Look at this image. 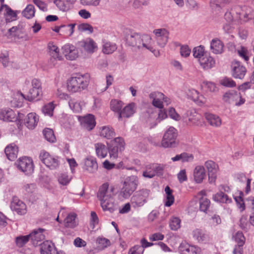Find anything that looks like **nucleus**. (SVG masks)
Here are the masks:
<instances>
[{
  "label": "nucleus",
  "instance_id": "obj_37",
  "mask_svg": "<svg viewBox=\"0 0 254 254\" xmlns=\"http://www.w3.org/2000/svg\"><path fill=\"white\" fill-rule=\"evenodd\" d=\"M205 117L211 126L217 127L221 125V120L217 115L210 113H205Z\"/></svg>",
  "mask_w": 254,
  "mask_h": 254
},
{
  "label": "nucleus",
  "instance_id": "obj_28",
  "mask_svg": "<svg viewBox=\"0 0 254 254\" xmlns=\"http://www.w3.org/2000/svg\"><path fill=\"white\" fill-rule=\"evenodd\" d=\"M135 104L134 103H131L128 104L124 107L122 112L119 113L118 117L119 120H121L123 117L129 118L133 115L135 112Z\"/></svg>",
  "mask_w": 254,
  "mask_h": 254
},
{
  "label": "nucleus",
  "instance_id": "obj_26",
  "mask_svg": "<svg viewBox=\"0 0 254 254\" xmlns=\"http://www.w3.org/2000/svg\"><path fill=\"white\" fill-rule=\"evenodd\" d=\"M155 113L151 111H147L143 114V119L150 125V127L152 128L155 127L158 124Z\"/></svg>",
  "mask_w": 254,
  "mask_h": 254
},
{
  "label": "nucleus",
  "instance_id": "obj_16",
  "mask_svg": "<svg viewBox=\"0 0 254 254\" xmlns=\"http://www.w3.org/2000/svg\"><path fill=\"white\" fill-rule=\"evenodd\" d=\"M10 208L12 211H15L19 215H24L27 212L26 204L16 197L13 198Z\"/></svg>",
  "mask_w": 254,
  "mask_h": 254
},
{
  "label": "nucleus",
  "instance_id": "obj_51",
  "mask_svg": "<svg viewBox=\"0 0 254 254\" xmlns=\"http://www.w3.org/2000/svg\"><path fill=\"white\" fill-rule=\"evenodd\" d=\"M152 164L147 165L145 167V170L142 173V176L145 178H152L155 175V172L154 171V169H153Z\"/></svg>",
  "mask_w": 254,
  "mask_h": 254
},
{
  "label": "nucleus",
  "instance_id": "obj_39",
  "mask_svg": "<svg viewBox=\"0 0 254 254\" xmlns=\"http://www.w3.org/2000/svg\"><path fill=\"white\" fill-rule=\"evenodd\" d=\"M100 134L101 136L110 139L112 138L115 133L112 127L109 126H104L101 127Z\"/></svg>",
  "mask_w": 254,
  "mask_h": 254
},
{
  "label": "nucleus",
  "instance_id": "obj_30",
  "mask_svg": "<svg viewBox=\"0 0 254 254\" xmlns=\"http://www.w3.org/2000/svg\"><path fill=\"white\" fill-rule=\"evenodd\" d=\"M193 177L197 183H201L206 177V173L203 166H197L193 171Z\"/></svg>",
  "mask_w": 254,
  "mask_h": 254
},
{
  "label": "nucleus",
  "instance_id": "obj_27",
  "mask_svg": "<svg viewBox=\"0 0 254 254\" xmlns=\"http://www.w3.org/2000/svg\"><path fill=\"white\" fill-rule=\"evenodd\" d=\"M39 118L35 113L27 114L24 119V124L29 129H33L37 126Z\"/></svg>",
  "mask_w": 254,
  "mask_h": 254
},
{
  "label": "nucleus",
  "instance_id": "obj_56",
  "mask_svg": "<svg viewBox=\"0 0 254 254\" xmlns=\"http://www.w3.org/2000/svg\"><path fill=\"white\" fill-rule=\"evenodd\" d=\"M220 83L224 86L227 87H235L236 84L235 82L231 78L228 77H225L220 81Z\"/></svg>",
  "mask_w": 254,
  "mask_h": 254
},
{
  "label": "nucleus",
  "instance_id": "obj_44",
  "mask_svg": "<svg viewBox=\"0 0 254 254\" xmlns=\"http://www.w3.org/2000/svg\"><path fill=\"white\" fill-rule=\"evenodd\" d=\"M199 210L205 213L207 212L208 208L210 207V200L205 197H201L199 200Z\"/></svg>",
  "mask_w": 254,
  "mask_h": 254
},
{
  "label": "nucleus",
  "instance_id": "obj_60",
  "mask_svg": "<svg viewBox=\"0 0 254 254\" xmlns=\"http://www.w3.org/2000/svg\"><path fill=\"white\" fill-rule=\"evenodd\" d=\"M144 249L139 245L134 246L128 252V254H143Z\"/></svg>",
  "mask_w": 254,
  "mask_h": 254
},
{
  "label": "nucleus",
  "instance_id": "obj_7",
  "mask_svg": "<svg viewBox=\"0 0 254 254\" xmlns=\"http://www.w3.org/2000/svg\"><path fill=\"white\" fill-rule=\"evenodd\" d=\"M177 129L173 127H170L165 132L161 144L164 148L175 147L178 144Z\"/></svg>",
  "mask_w": 254,
  "mask_h": 254
},
{
  "label": "nucleus",
  "instance_id": "obj_32",
  "mask_svg": "<svg viewBox=\"0 0 254 254\" xmlns=\"http://www.w3.org/2000/svg\"><path fill=\"white\" fill-rule=\"evenodd\" d=\"M78 225L77 215L74 213L68 214L64 219V225L66 227L73 228Z\"/></svg>",
  "mask_w": 254,
  "mask_h": 254
},
{
  "label": "nucleus",
  "instance_id": "obj_49",
  "mask_svg": "<svg viewBox=\"0 0 254 254\" xmlns=\"http://www.w3.org/2000/svg\"><path fill=\"white\" fill-rule=\"evenodd\" d=\"M96 243L98 244L97 248L99 250H102L110 245V241L105 238H97Z\"/></svg>",
  "mask_w": 254,
  "mask_h": 254
},
{
  "label": "nucleus",
  "instance_id": "obj_3",
  "mask_svg": "<svg viewBox=\"0 0 254 254\" xmlns=\"http://www.w3.org/2000/svg\"><path fill=\"white\" fill-rule=\"evenodd\" d=\"M108 187V184H103L99 188L97 197L101 201V205L103 210L112 213L117 209V206L112 194L113 188L109 190Z\"/></svg>",
  "mask_w": 254,
  "mask_h": 254
},
{
  "label": "nucleus",
  "instance_id": "obj_24",
  "mask_svg": "<svg viewBox=\"0 0 254 254\" xmlns=\"http://www.w3.org/2000/svg\"><path fill=\"white\" fill-rule=\"evenodd\" d=\"M199 62L204 69H210L215 64V60L209 55V53L205 54L204 56L200 59Z\"/></svg>",
  "mask_w": 254,
  "mask_h": 254
},
{
  "label": "nucleus",
  "instance_id": "obj_53",
  "mask_svg": "<svg viewBox=\"0 0 254 254\" xmlns=\"http://www.w3.org/2000/svg\"><path fill=\"white\" fill-rule=\"evenodd\" d=\"M230 0H215L211 1L210 3V6L213 9H216L217 7L223 6L225 4L229 3Z\"/></svg>",
  "mask_w": 254,
  "mask_h": 254
},
{
  "label": "nucleus",
  "instance_id": "obj_36",
  "mask_svg": "<svg viewBox=\"0 0 254 254\" xmlns=\"http://www.w3.org/2000/svg\"><path fill=\"white\" fill-rule=\"evenodd\" d=\"M95 148L97 156L101 158L106 157L108 152V149L105 145L102 143H98L95 144Z\"/></svg>",
  "mask_w": 254,
  "mask_h": 254
},
{
  "label": "nucleus",
  "instance_id": "obj_13",
  "mask_svg": "<svg viewBox=\"0 0 254 254\" xmlns=\"http://www.w3.org/2000/svg\"><path fill=\"white\" fill-rule=\"evenodd\" d=\"M233 239L237 244L233 250L234 254H243V246L245 243L246 239L242 232L238 231L233 236Z\"/></svg>",
  "mask_w": 254,
  "mask_h": 254
},
{
  "label": "nucleus",
  "instance_id": "obj_52",
  "mask_svg": "<svg viewBox=\"0 0 254 254\" xmlns=\"http://www.w3.org/2000/svg\"><path fill=\"white\" fill-rule=\"evenodd\" d=\"M181 220L178 217H173L169 223L170 229L172 230L176 231L181 227Z\"/></svg>",
  "mask_w": 254,
  "mask_h": 254
},
{
  "label": "nucleus",
  "instance_id": "obj_59",
  "mask_svg": "<svg viewBox=\"0 0 254 254\" xmlns=\"http://www.w3.org/2000/svg\"><path fill=\"white\" fill-rule=\"evenodd\" d=\"M234 198L236 202L238 207L240 209V211H243L245 209V205L242 196L240 195L239 196H235Z\"/></svg>",
  "mask_w": 254,
  "mask_h": 254
},
{
  "label": "nucleus",
  "instance_id": "obj_43",
  "mask_svg": "<svg viewBox=\"0 0 254 254\" xmlns=\"http://www.w3.org/2000/svg\"><path fill=\"white\" fill-rule=\"evenodd\" d=\"M123 106V103L121 101H119L118 100H112L110 102V107L111 109L118 114V116H119V113L120 112H122V108Z\"/></svg>",
  "mask_w": 254,
  "mask_h": 254
},
{
  "label": "nucleus",
  "instance_id": "obj_48",
  "mask_svg": "<svg viewBox=\"0 0 254 254\" xmlns=\"http://www.w3.org/2000/svg\"><path fill=\"white\" fill-rule=\"evenodd\" d=\"M192 52L194 57L198 59L199 61L200 58L204 56L205 54H207L204 51V47L201 45L194 48Z\"/></svg>",
  "mask_w": 254,
  "mask_h": 254
},
{
  "label": "nucleus",
  "instance_id": "obj_45",
  "mask_svg": "<svg viewBox=\"0 0 254 254\" xmlns=\"http://www.w3.org/2000/svg\"><path fill=\"white\" fill-rule=\"evenodd\" d=\"M35 8L33 5L28 4L23 10L22 14L23 16L27 19L32 18L35 15Z\"/></svg>",
  "mask_w": 254,
  "mask_h": 254
},
{
  "label": "nucleus",
  "instance_id": "obj_23",
  "mask_svg": "<svg viewBox=\"0 0 254 254\" xmlns=\"http://www.w3.org/2000/svg\"><path fill=\"white\" fill-rule=\"evenodd\" d=\"M4 152L9 160L13 161L17 158L18 147L15 143H10L6 146Z\"/></svg>",
  "mask_w": 254,
  "mask_h": 254
},
{
  "label": "nucleus",
  "instance_id": "obj_57",
  "mask_svg": "<svg viewBox=\"0 0 254 254\" xmlns=\"http://www.w3.org/2000/svg\"><path fill=\"white\" fill-rule=\"evenodd\" d=\"M78 30L81 32L88 31L89 33L91 34L93 32V27L88 23H81L78 26Z\"/></svg>",
  "mask_w": 254,
  "mask_h": 254
},
{
  "label": "nucleus",
  "instance_id": "obj_20",
  "mask_svg": "<svg viewBox=\"0 0 254 254\" xmlns=\"http://www.w3.org/2000/svg\"><path fill=\"white\" fill-rule=\"evenodd\" d=\"M178 251L180 254H199L200 253L198 248L186 242H183L180 245Z\"/></svg>",
  "mask_w": 254,
  "mask_h": 254
},
{
  "label": "nucleus",
  "instance_id": "obj_15",
  "mask_svg": "<svg viewBox=\"0 0 254 254\" xmlns=\"http://www.w3.org/2000/svg\"><path fill=\"white\" fill-rule=\"evenodd\" d=\"M205 166L208 171L209 183L211 184L215 183L217 178L218 165L213 161L209 160L205 162Z\"/></svg>",
  "mask_w": 254,
  "mask_h": 254
},
{
  "label": "nucleus",
  "instance_id": "obj_29",
  "mask_svg": "<svg viewBox=\"0 0 254 254\" xmlns=\"http://www.w3.org/2000/svg\"><path fill=\"white\" fill-rule=\"evenodd\" d=\"M80 45L88 53H93L97 49L96 43L91 38L80 42Z\"/></svg>",
  "mask_w": 254,
  "mask_h": 254
},
{
  "label": "nucleus",
  "instance_id": "obj_6",
  "mask_svg": "<svg viewBox=\"0 0 254 254\" xmlns=\"http://www.w3.org/2000/svg\"><path fill=\"white\" fill-rule=\"evenodd\" d=\"M150 194V190L146 189H142L136 191L131 198V203L133 207L142 206L147 202Z\"/></svg>",
  "mask_w": 254,
  "mask_h": 254
},
{
  "label": "nucleus",
  "instance_id": "obj_55",
  "mask_svg": "<svg viewBox=\"0 0 254 254\" xmlns=\"http://www.w3.org/2000/svg\"><path fill=\"white\" fill-rule=\"evenodd\" d=\"M54 108V104L52 103H49L43 107L42 112L45 115L52 116Z\"/></svg>",
  "mask_w": 254,
  "mask_h": 254
},
{
  "label": "nucleus",
  "instance_id": "obj_50",
  "mask_svg": "<svg viewBox=\"0 0 254 254\" xmlns=\"http://www.w3.org/2000/svg\"><path fill=\"white\" fill-rule=\"evenodd\" d=\"M237 180H238L240 182L242 183H244L247 181L246 192L248 193L250 191L251 180L250 179H247L245 174L243 173L238 174L237 175Z\"/></svg>",
  "mask_w": 254,
  "mask_h": 254
},
{
  "label": "nucleus",
  "instance_id": "obj_35",
  "mask_svg": "<svg viewBox=\"0 0 254 254\" xmlns=\"http://www.w3.org/2000/svg\"><path fill=\"white\" fill-rule=\"evenodd\" d=\"M56 248L48 241L43 242L40 248L41 254H54Z\"/></svg>",
  "mask_w": 254,
  "mask_h": 254
},
{
  "label": "nucleus",
  "instance_id": "obj_5",
  "mask_svg": "<svg viewBox=\"0 0 254 254\" xmlns=\"http://www.w3.org/2000/svg\"><path fill=\"white\" fill-rule=\"evenodd\" d=\"M138 184V178L132 175L127 177L124 182V186L122 189L121 195L124 198H128L136 190Z\"/></svg>",
  "mask_w": 254,
  "mask_h": 254
},
{
  "label": "nucleus",
  "instance_id": "obj_64",
  "mask_svg": "<svg viewBox=\"0 0 254 254\" xmlns=\"http://www.w3.org/2000/svg\"><path fill=\"white\" fill-rule=\"evenodd\" d=\"M0 62L4 67L8 66L9 64L8 55L7 53H1L0 54Z\"/></svg>",
  "mask_w": 254,
  "mask_h": 254
},
{
  "label": "nucleus",
  "instance_id": "obj_33",
  "mask_svg": "<svg viewBox=\"0 0 254 254\" xmlns=\"http://www.w3.org/2000/svg\"><path fill=\"white\" fill-rule=\"evenodd\" d=\"M25 99L27 100V98L21 92L16 93L13 99L11 101V107L14 108L21 107Z\"/></svg>",
  "mask_w": 254,
  "mask_h": 254
},
{
  "label": "nucleus",
  "instance_id": "obj_11",
  "mask_svg": "<svg viewBox=\"0 0 254 254\" xmlns=\"http://www.w3.org/2000/svg\"><path fill=\"white\" fill-rule=\"evenodd\" d=\"M108 152L111 159H115L118 157L119 151H122L125 148V142L122 137H116L112 141L111 144H108Z\"/></svg>",
  "mask_w": 254,
  "mask_h": 254
},
{
  "label": "nucleus",
  "instance_id": "obj_58",
  "mask_svg": "<svg viewBox=\"0 0 254 254\" xmlns=\"http://www.w3.org/2000/svg\"><path fill=\"white\" fill-rule=\"evenodd\" d=\"M70 180L71 178L66 174H61L58 178L59 183L64 186L67 185Z\"/></svg>",
  "mask_w": 254,
  "mask_h": 254
},
{
  "label": "nucleus",
  "instance_id": "obj_47",
  "mask_svg": "<svg viewBox=\"0 0 254 254\" xmlns=\"http://www.w3.org/2000/svg\"><path fill=\"white\" fill-rule=\"evenodd\" d=\"M116 49L117 46L115 44L106 42L103 45L102 51L104 54H110L113 53Z\"/></svg>",
  "mask_w": 254,
  "mask_h": 254
},
{
  "label": "nucleus",
  "instance_id": "obj_18",
  "mask_svg": "<svg viewBox=\"0 0 254 254\" xmlns=\"http://www.w3.org/2000/svg\"><path fill=\"white\" fill-rule=\"evenodd\" d=\"M79 121L82 127L87 130H91L96 125L94 116L89 114L85 117H79Z\"/></svg>",
  "mask_w": 254,
  "mask_h": 254
},
{
  "label": "nucleus",
  "instance_id": "obj_46",
  "mask_svg": "<svg viewBox=\"0 0 254 254\" xmlns=\"http://www.w3.org/2000/svg\"><path fill=\"white\" fill-rule=\"evenodd\" d=\"M45 138L50 142H55L56 140V136L53 130L49 128H45L43 131Z\"/></svg>",
  "mask_w": 254,
  "mask_h": 254
},
{
  "label": "nucleus",
  "instance_id": "obj_31",
  "mask_svg": "<svg viewBox=\"0 0 254 254\" xmlns=\"http://www.w3.org/2000/svg\"><path fill=\"white\" fill-rule=\"evenodd\" d=\"M42 96V90L36 88L30 89L26 95L27 100L29 101H37L41 98Z\"/></svg>",
  "mask_w": 254,
  "mask_h": 254
},
{
  "label": "nucleus",
  "instance_id": "obj_42",
  "mask_svg": "<svg viewBox=\"0 0 254 254\" xmlns=\"http://www.w3.org/2000/svg\"><path fill=\"white\" fill-rule=\"evenodd\" d=\"M75 23L69 24L67 25H62V31L60 35H68L71 36L74 32V29L75 26Z\"/></svg>",
  "mask_w": 254,
  "mask_h": 254
},
{
  "label": "nucleus",
  "instance_id": "obj_63",
  "mask_svg": "<svg viewBox=\"0 0 254 254\" xmlns=\"http://www.w3.org/2000/svg\"><path fill=\"white\" fill-rule=\"evenodd\" d=\"M99 219L96 214V213L92 211L91 213V222H90V227L94 229L96 224L98 223Z\"/></svg>",
  "mask_w": 254,
  "mask_h": 254
},
{
  "label": "nucleus",
  "instance_id": "obj_1",
  "mask_svg": "<svg viewBox=\"0 0 254 254\" xmlns=\"http://www.w3.org/2000/svg\"><path fill=\"white\" fill-rule=\"evenodd\" d=\"M126 43L129 46L136 47L138 49L145 48L152 52L151 47V37L148 34H142L130 30L125 31Z\"/></svg>",
  "mask_w": 254,
  "mask_h": 254
},
{
  "label": "nucleus",
  "instance_id": "obj_54",
  "mask_svg": "<svg viewBox=\"0 0 254 254\" xmlns=\"http://www.w3.org/2000/svg\"><path fill=\"white\" fill-rule=\"evenodd\" d=\"M29 240L30 238L28 235L26 236H21L17 237L16 238L15 243L18 247H22L26 244Z\"/></svg>",
  "mask_w": 254,
  "mask_h": 254
},
{
  "label": "nucleus",
  "instance_id": "obj_17",
  "mask_svg": "<svg viewBox=\"0 0 254 254\" xmlns=\"http://www.w3.org/2000/svg\"><path fill=\"white\" fill-rule=\"evenodd\" d=\"M232 75L235 78L243 79L247 72L246 68L240 62L235 61L232 63Z\"/></svg>",
  "mask_w": 254,
  "mask_h": 254
},
{
  "label": "nucleus",
  "instance_id": "obj_12",
  "mask_svg": "<svg viewBox=\"0 0 254 254\" xmlns=\"http://www.w3.org/2000/svg\"><path fill=\"white\" fill-rule=\"evenodd\" d=\"M15 165L21 171L26 175L31 174L34 171V165L32 160L29 157L20 158L16 162Z\"/></svg>",
  "mask_w": 254,
  "mask_h": 254
},
{
  "label": "nucleus",
  "instance_id": "obj_21",
  "mask_svg": "<svg viewBox=\"0 0 254 254\" xmlns=\"http://www.w3.org/2000/svg\"><path fill=\"white\" fill-rule=\"evenodd\" d=\"M44 231V229L39 228L33 230L28 235L30 240L34 246L38 245L39 242L45 239V236L43 234Z\"/></svg>",
  "mask_w": 254,
  "mask_h": 254
},
{
  "label": "nucleus",
  "instance_id": "obj_40",
  "mask_svg": "<svg viewBox=\"0 0 254 254\" xmlns=\"http://www.w3.org/2000/svg\"><path fill=\"white\" fill-rule=\"evenodd\" d=\"M213 198L215 201L220 203H230L232 202L231 198L222 191L216 193L213 195Z\"/></svg>",
  "mask_w": 254,
  "mask_h": 254
},
{
  "label": "nucleus",
  "instance_id": "obj_9",
  "mask_svg": "<svg viewBox=\"0 0 254 254\" xmlns=\"http://www.w3.org/2000/svg\"><path fill=\"white\" fill-rule=\"evenodd\" d=\"M24 115L22 113H15L11 109H4L0 110V120L6 122L18 121V124L21 125L23 123Z\"/></svg>",
  "mask_w": 254,
  "mask_h": 254
},
{
  "label": "nucleus",
  "instance_id": "obj_4",
  "mask_svg": "<svg viewBox=\"0 0 254 254\" xmlns=\"http://www.w3.org/2000/svg\"><path fill=\"white\" fill-rule=\"evenodd\" d=\"M89 83L87 77L84 76L77 75L75 77H72L67 82V89L71 92L80 91L86 88Z\"/></svg>",
  "mask_w": 254,
  "mask_h": 254
},
{
  "label": "nucleus",
  "instance_id": "obj_8",
  "mask_svg": "<svg viewBox=\"0 0 254 254\" xmlns=\"http://www.w3.org/2000/svg\"><path fill=\"white\" fill-rule=\"evenodd\" d=\"M222 99L224 102L227 104L235 103L236 106H240L245 102V99L242 97L241 93L233 90L224 93Z\"/></svg>",
  "mask_w": 254,
  "mask_h": 254
},
{
  "label": "nucleus",
  "instance_id": "obj_62",
  "mask_svg": "<svg viewBox=\"0 0 254 254\" xmlns=\"http://www.w3.org/2000/svg\"><path fill=\"white\" fill-rule=\"evenodd\" d=\"M152 166H153L152 168L155 172V175L160 176L163 175V167L162 165L158 164H152Z\"/></svg>",
  "mask_w": 254,
  "mask_h": 254
},
{
  "label": "nucleus",
  "instance_id": "obj_22",
  "mask_svg": "<svg viewBox=\"0 0 254 254\" xmlns=\"http://www.w3.org/2000/svg\"><path fill=\"white\" fill-rule=\"evenodd\" d=\"M210 51L214 54H221L223 53L224 43L218 38H214L210 42Z\"/></svg>",
  "mask_w": 254,
  "mask_h": 254
},
{
  "label": "nucleus",
  "instance_id": "obj_10",
  "mask_svg": "<svg viewBox=\"0 0 254 254\" xmlns=\"http://www.w3.org/2000/svg\"><path fill=\"white\" fill-rule=\"evenodd\" d=\"M40 160L51 170L56 169L59 167L60 162L57 156H52L45 150L41 151L39 155Z\"/></svg>",
  "mask_w": 254,
  "mask_h": 254
},
{
  "label": "nucleus",
  "instance_id": "obj_38",
  "mask_svg": "<svg viewBox=\"0 0 254 254\" xmlns=\"http://www.w3.org/2000/svg\"><path fill=\"white\" fill-rule=\"evenodd\" d=\"M54 3L60 10L63 11H67L72 7V4L68 1V0H55Z\"/></svg>",
  "mask_w": 254,
  "mask_h": 254
},
{
  "label": "nucleus",
  "instance_id": "obj_14",
  "mask_svg": "<svg viewBox=\"0 0 254 254\" xmlns=\"http://www.w3.org/2000/svg\"><path fill=\"white\" fill-rule=\"evenodd\" d=\"M63 54L67 60H74L78 56V52L76 47L70 44H67L62 48Z\"/></svg>",
  "mask_w": 254,
  "mask_h": 254
},
{
  "label": "nucleus",
  "instance_id": "obj_2",
  "mask_svg": "<svg viewBox=\"0 0 254 254\" xmlns=\"http://www.w3.org/2000/svg\"><path fill=\"white\" fill-rule=\"evenodd\" d=\"M254 17V13L251 8L246 6H236L230 11H227L224 15L225 19L228 22H231L233 20L246 22Z\"/></svg>",
  "mask_w": 254,
  "mask_h": 254
},
{
  "label": "nucleus",
  "instance_id": "obj_41",
  "mask_svg": "<svg viewBox=\"0 0 254 254\" xmlns=\"http://www.w3.org/2000/svg\"><path fill=\"white\" fill-rule=\"evenodd\" d=\"M48 49L49 50L50 55L54 59H58L59 61L62 60V57L59 54V49L53 43H49L48 44Z\"/></svg>",
  "mask_w": 254,
  "mask_h": 254
},
{
  "label": "nucleus",
  "instance_id": "obj_34",
  "mask_svg": "<svg viewBox=\"0 0 254 254\" xmlns=\"http://www.w3.org/2000/svg\"><path fill=\"white\" fill-rule=\"evenodd\" d=\"M193 236L199 242H206L209 239L208 235L206 232L200 229H196L193 231Z\"/></svg>",
  "mask_w": 254,
  "mask_h": 254
},
{
  "label": "nucleus",
  "instance_id": "obj_25",
  "mask_svg": "<svg viewBox=\"0 0 254 254\" xmlns=\"http://www.w3.org/2000/svg\"><path fill=\"white\" fill-rule=\"evenodd\" d=\"M164 95L160 92H153L151 93L149 97L150 99L152 100V105L159 109L163 108L162 99L164 98Z\"/></svg>",
  "mask_w": 254,
  "mask_h": 254
},
{
  "label": "nucleus",
  "instance_id": "obj_19",
  "mask_svg": "<svg viewBox=\"0 0 254 254\" xmlns=\"http://www.w3.org/2000/svg\"><path fill=\"white\" fill-rule=\"evenodd\" d=\"M98 166L95 158L92 156L87 157L84 160L83 169L89 173H95L98 170Z\"/></svg>",
  "mask_w": 254,
  "mask_h": 254
},
{
  "label": "nucleus",
  "instance_id": "obj_61",
  "mask_svg": "<svg viewBox=\"0 0 254 254\" xmlns=\"http://www.w3.org/2000/svg\"><path fill=\"white\" fill-rule=\"evenodd\" d=\"M153 33L155 35L156 40L159 37L169 35L168 31L165 29H157L153 31Z\"/></svg>",
  "mask_w": 254,
  "mask_h": 254
}]
</instances>
